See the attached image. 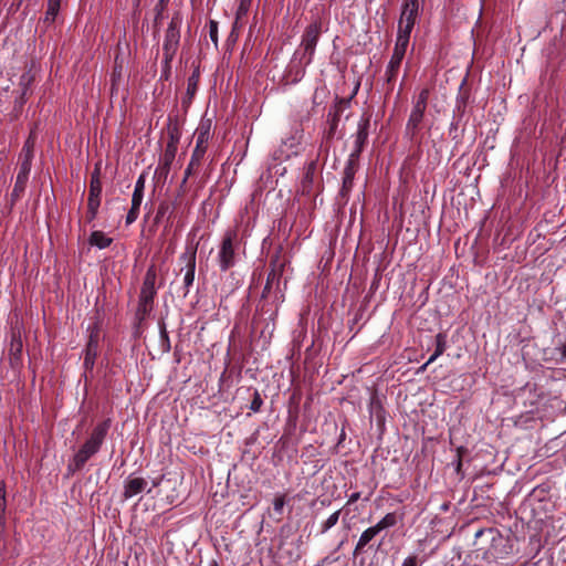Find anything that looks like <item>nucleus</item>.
Wrapping results in <instances>:
<instances>
[{"label":"nucleus","instance_id":"32","mask_svg":"<svg viewBox=\"0 0 566 566\" xmlns=\"http://www.w3.org/2000/svg\"><path fill=\"white\" fill-rule=\"evenodd\" d=\"M252 0H240V3L238 6L237 12H235V20L239 21L243 17H245L250 10Z\"/></svg>","mask_w":566,"mask_h":566},{"label":"nucleus","instance_id":"18","mask_svg":"<svg viewBox=\"0 0 566 566\" xmlns=\"http://www.w3.org/2000/svg\"><path fill=\"white\" fill-rule=\"evenodd\" d=\"M101 195H102V184L97 176L93 175L90 185V192L87 205H94L99 207L101 205Z\"/></svg>","mask_w":566,"mask_h":566},{"label":"nucleus","instance_id":"13","mask_svg":"<svg viewBox=\"0 0 566 566\" xmlns=\"http://www.w3.org/2000/svg\"><path fill=\"white\" fill-rule=\"evenodd\" d=\"M426 109L427 108L421 106H412L411 113L406 125V133L410 135V137H415L416 134L419 132Z\"/></svg>","mask_w":566,"mask_h":566},{"label":"nucleus","instance_id":"42","mask_svg":"<svg viewBox=\"0 0 566 566\" xmlns=\"http://www.w3.org/2000/svg\"><path fill=\"white\" fill-rule=\"evenodd\" d=\"M98 208L94 205H87V211H86V221L91 223L97 216Z\"/></svg>","mask_w":566,"mask_h":566},{"label":"nucleus","instance_id":"25","mask_svg":"<svg viewBox=\"0 0 566 566\" xmlns=\"http://www.w3.org/2000/svg\"><path fill=\"white\" fill-rule=\"evenodd\" d=\"M447 348V335L443 333H438L436 335V349L433 354L429 357L428 363H433L438 357H440Z\"/></svg>","mask_w":566,"mask_h":566},{"label":"nucleus","instance_id":"17","mask_svg":"<svg viewBox=\"0 0 566 566\" xmlns=\"http://www.w3.org/2000/svg\"><path fill=\"white\" fill-rule=\"evenodd\" d=\"M378 531L375 526H370L366 528L359 536L356 546L354 548V555H359L365 553L366 547L374 541V538L378 535Z\"/></svg>","mask_w":566,"mask_h":566},{"label":"nucleus","instance_id":"22","mask_svg":"<svg viewBox=\"0 0 566 566\" xmlns=\"http://www.w3.org/2000/svg\"><path fill=\"white\" fill-rule=\"evenodd\" d=\"M418 12H419V4L403 3L399 21L415 24L416 19L418 17Z\"/></svg>","mask_w":566,"mask_h":566},{"label":"nucleus","instance_id":"35","mask_svg":"<svg viewBox=\"0 0 566 566\" xmlns=\"http://www.w3.org/2000/svg\"><path fill=\"white\" fill-rule=\"evenodd\" d=\"M413 27H415L413 23L399 21L397 35H401V36L403 35V36L410 39V34H411Z\"/></svg>","mask_w":566,"mask_h":566},{"label":"nucleus","instance_id":"47","mask_svg":"<svg viewBox=\"0 0 566 566\" xmlns=\"http://www.w3.org/2000/svg\"><path fill=\"white\" fill-rule=\"evenodd\" d=\"M359 497H360L359 492L352 493L348 499V504H353V503L357 502L359 500Z\"/></svg>","mask_w":566,"mask_h":566},{"label":"nucleus","instance_id":"39","mask_svg":"<svg viewBox=\"0 0 566 566\" xmlns=\"http://www.w3.org/2000/svg\"><path fill=\"white\" fill-rule=\"evenodd\" d=\"M262 405H263V400L261 398V395L259 394L258 390H255L253 394V399L250 403V409L254 412H258V411H260Z\"/></svg>","mask_w":566,"mask_h":566},{"label":"nucleus","instance_id":"19","mask_svg":"<svg viewBox=\"0 0 566 566\" xmlns=\"http://www.w3.org/2000/svg\"><path fill=\"white\" fill-rule=\"evenodd\" d=\"M206 151L201 150L199 148L193 149L190 161L185 170V177L182 179V185H185L188 180V178L191 176L195 168L200 166L201 160L205 157Z\"/></svg>","mask_w":566,"mask_h":566},{"label":"nucleus","instance_id":"49","mask_svg":"<svg viewBox=\"0 0 566 566\" xmlns=\"http://www.w3.org/2000/svg\"><path fill=\"white\" fill-rule=\"evenodd\" d=\"M405 3H408V4H419V0H405Z\"/></svg>","mask_w":566,"mask_h":566},{"label":"nucleus","instance_id":"6","mask_svg":"<svg viewBox=\"0 0 566 566\" xmlns=\"http://www.w3.org/2000/svg\"><path fill=\"white\" fill-rule=\"evenodd\" d=\"M143 492H151L148 480L136 474H129L124 481L123 497L129 500Z\"/></svg>","mask_w":566,"mask_h":566},{"label":"nucleus","instance_id":"41","mask_svg":"<svg viewBox=\"0 0 566 566\" xmlns=\"http://www.w3.org/2000/svg\"><path fill=\"white\" fill-rule=\"evenodd\" d=\"M401 566H421V562L419 560L417 555H409L407 556L402 563Z\"/></svg>","mask_w":566,"mask_h":566},{"label":"nucleus","instance_id":"7","mask_svg":"<svg viewBox=\"0 0 566 566\" xmlns=\"http://www.w3.org/2000/svg\"><path fill=\"white\" fill-rule=\"evenodd\" d=\"M32 167V160L19 158V171L17 175L15 184L11 193L13 200L20 199L25 190L30 171Z\"/></svg>","mask_w":566,"mask_h":566},{"label":"nucleus","instance_id":"51","mask_svg":"<svg viewBox=\"0 0 566 566\" xmlns=\"http://www.w3.org/2000/svg\"><path fill=\"white\" fill-rule=\"evenodd\" d=\"M208 566H219L216 560H211Z\"/></svg>","mask_w":566,"mask_h":566},{"label":"nucleus","instance_id":"43","mask_svg":"<svg viewBox=\"0 0 566 566\" xmlns=\"http://www.w3.org/2000/svg\"><path fill=\"white\" fill-rule=\"evenodd\" d=\"M197 90V75H192L188 80L187 94L192 96Z\"/></svg>","mask_w":566,"mask_h":566},{"label":"nucleus","instance_id":"44","mask_svg":"<svg viewBox=\"0 0 566 566\" xmlns=\"http://www.w3.org/2000/svg\"><path fill=\"white\" fill-rule=\"evenodd\" d=\"M168 0H159L155 7L156 10V21L161 17L163 11L165 10L167 6Z\"/></svg>","mask_w":566,"mask_h":566},{"label":"nucleus","instance_id":"33","mask_svg":"<svg viewBox=\"0 0 566 566\" xmlns=\"http://www.w3.org/2000/svg\"><path fill=\"white\" fill-rule=\"evenodd\" d=\"M7 507L6 502V490L2 484H0V527L4 525V512Z\"/></svg>","mask_w":566,"mask_h":566},{"label":"nucleus","instance_id":"31","mask_svg":"<svg viewBox=\"0 0 566 566\" xmlns=\"http://www.w3.org/2000/svg\"><path fill=\"white\" fill-rule=\"evenodd\" d=\"M340 511H336L331 514L322 524L321 532L324 534L328 532L332 527H334L339 521Z\"/></svg>","mask_w":566,"mask_h":566},{"label":"nucleus","instance_id":"12","mask_svg":"<svg viewBox=\"0 0 566 566\" xmlns=\"http://www.w3.org/2000/svg\"><path fill=\"white\" fill-rule=\"evenodd\" d=\"M98 331H92L85 347L84 367L86 369H92L95 364L98 352Z\"/></svg>","mask_w":566,"mask_h":566},{"label":"nucleus","instance_id":"11","mask_svg":"<svg viewBox=\"0 0 566 566\" xmlns=\"http://www.w3.org/2000/svg\"><path fill=\"white\" fill-rule=\"evenodd\" d=\"M212 133V119L202 117L195 132L196 136V148L207 151L208 142Z\"/></svg>","mask_w":566,"mask_h":566},{"label":"nucleus","instance_id":"21","mask_svg":"<svg viewBox=\"0 0 566 566\" xmlns=\"http://www.w3.org/2000/svg\"><path fill=\"white\" fill-rule=\"evenodd\" d=\"M113 239L107 237L103 231H93L90 235L88 243L98 249H105L109 247Z\"/></svg>","mask_w":566,"mask_h":566},{"label":"nucleus","instance_id":"2","mask_svg":"<svg viewBox=\"0 0 566 566\" xmlns=\"http://www.w3.org/2000/svg\"><path fill=\"white\" fill-rule=\"evenodd\" d=\"M157 273L154 266H150L145 274L143 286L139 294L136 318L143 322L154 308V298L156 296Z\"/></svg>","mask_w":566,"mask_h":566},{"label":"nucleus","instance_id":"20","mask_svg":"<svg viewBox=\"0 0 566 566\" xmlns=\"http://www.w3.org/2000/svg\"><path fill=\"white\" fill-rule=\"evenodd\" d=\"M275 266L276 265L274 264L273 269L268 274L266 283H265V286H264L263 293H262L263 297H265L268 294L271 293L273 284L279 285V283H280V277L282 275V268H283V265L281 264L279 266V269H276Z\"/></svg>","mask_w":566,"mask_h":566},{"label":"nucleus","instance_id":"29","mask_svg":"<svg viewBox=\"0 0 566 566\" xmlns=\"http://www.w3.org/2000/svg\"><path fill=\"white\" fill-rule=\"evenodd\" d=\"M409 40H410L409 38H406L403 35L402 36L397 35L392 54L405 57V54H406V51H407V48L409 44Z\"/></svg>","mask_w":566,"mask_h":566},{"label":"nucleus","instance_id":"23","mask_svg":"<svg viewBox=\"0 0 566 566\" xmlns=\"http://www.w3.org/2000/svg\"><path fill=\"white\" fill-rule=\"evenodd\" d=\"M402 516L398 517L395 512L387 513L381 520H379L374 526L380 533L381 531L386 528H390L397 525L399 520H401Z\"/></svg>","mask_w":566,"mask_h":566},{"label":"nucleus","instance_id":"5","mask_svg":"<svg viewBox=\"0 0 566 566\" xmlns=\"http://www.w3.org/2000/svg\"><path fill=\"white\" fill-rule=\"evenodd\" d=\"M181 17L177 13L171 18L166 30L163 44L164 61L168 65L175 57L180 42Z\"/></svg>","mask_w":566,"mask_h":566},{"label":"nucleus","instance_id":"53","mask_svg":"<svg viewBox=\"0 0 566 566\" xmlns=\"http://www.w3.org/2000/svg\"><path fill=\"white\" fill-rule=\"evenodd\" d=\"M190 1H191V3L193 4L197 0H190Z\"/></svg>","mask_w":566,"mask_h":566},{"label":"nucleus","instance_id":"28","mask_svg":"<svg viewBox=\"0 0 566 566\" xmlns=\"http://www.w3.org/2000/svg\"><path fill=\"white\" fill-rule=\"evenodd\" d=\"M177 154V146H174V143H167L166 149L163 156L164 167L168 170L170 165L172 164Z\"/></svg>","mask_w":566,"mask_h":566},{"label":"nucleus","instance_id":"4","mask_svg":"<svg viewBox=\"0 0 566 566\" xmlns=\"http://www.w3.org/2000/svg\"><path fill=\"white\" fill-rule=\"evenodd\" d=\"M322 32V23L318 20L310 23L302 35L300 49L303 50L301 61L304 60V64L308 65L312 63L317 42Z\"/></svg>","mask_w":566,"mask_h":566},{"label":"nucleus","instance_id":"3","mask_svg":"<svg viewBox=\"0 0 566 566\" xmlns=\"http://www.w3.org/2000/svg\"><path fill=\"white\" fill-rule=\"evenodd\" d=\"M238 233L234 230L224 232L222 240L218 247L217 263L221 272H227L237 263Z\"/></svg>","mask_w":566,"mask_h":566},{"label":"nucleus","instance_id":"37","mask_svg":"<svg viewBox=\"0 0 566 566\" xmlns=\"http://www.w3.org/2000/svg\"><path fill=\"white\" fill-rule=\"evenodd\" d=\"M360 154L352 151L346 161L345 168H352L353 171H357L358 168V159Z\"/></svg>","mask_w":566,"mask_h":566},{"label":"nucleus","instance_id":"9","mask_svg":"<svg viewBox=\"0 0 566 566\" xmlns=\"http://www.w3.org/2000/svg\"><path fill=\"white\" fill-rule=\"evenodd\" d=\"M22 350H23V343H22L20 331L12 329L8 352H9L10 366L14 369L19 368L22 365Z\"/></svg>","mask_w":566,"mask_h":566},{"label":"nucleus","instance_id":"30","mask_svg":"<svg viewBox=\"0 0 566 566\" xmlns=\"http://www.w3.org/2000/svg\"><path fill=\"white\" fill-rule=\"evenodd\" d=\"M32 82V76L29 74V73H23L21 76H20V82H19V85L21 86V96H20V99L17 101V103H19V106L21 107L22 104L24 103V99H23V96L27 94L28 92V88L30 86Z\"/></svg>","mask_w":566,"mask_h":566},{"label":"nucleus","instance_id":"14","mask_svg":"<svg viewBox=\"0 0 566 566\" xmlns=\"http://www.w3.org/2000/svg\"><path fill=\"white\" fill-rule=\"evenodd\" d=\"M300 50L295 51L293 59L287 69V77L292 83H297L305 74V69L307 65L304 64V60L301 61V56L298 57Z\"/></svg>","mask_w":566,"mask_h":566},{"label":"nucleus","instance_id":"38","mask_svg":"<svg viewBox=\"0 0 566 566\" xmlns=\"http://www.w3.org/2000/svg\"><path fill=\"white\" fill-rule=\"evenodd\" d=\"M428 98H429V90L428 88H423V90L420 91V93H419L416 102L413 103V105L427 108Z\"/></svg>","mask_w":566,"mask_h":566},{"label":"nucleus","instance_id":"52","mask_svg":"<svg viewBox=\"0 0 566 566\" xmlns=\"http://www.w3.org/2000/svg\"><path fill=\"white\" fill-rule=\"evenodd\" d=\"M314 167H315V163L313 161V163H311V165H310V169H314Z\"/></svg>","mask_w":566,"mask_h":566},{"label":"nucleus","instance_id":"48","mask_svg":"<svg viewBox=\"0 0 566 566\" xmlns=\"http://www.w3.org/2000/svg\"><path fill=\"white\" fill-rule=\"evenodd\" d=\"M160 482H161V479H154V480H151V486L150 488L153 489V488L158 486L160 484Z\"/></svg>","mask_w":566,"mask_h":566},{"label":"nucleus","instance_id":"26","mask_svg":"<svg viewBox=\"0 0 566 566\" xmlns=\"http://www.w3.org/2000/svg\"><path fill=\"white\" fill-rule=\"evenodd\" d=\"M62 0H48V9L44 21L53 23L61 8Z\"/></svg>","mask_w":566,"mask_h":566},{"label":"nucleus","instance_id":"15","mask_svg":"<svg viewBox=\"0 0 566 566\" xmlns=\"http://www.w3.org/2000/svg\"><path fill=\"white\" fill-rule=\"evenodd\" d=\"M368 127H369V119L368 118H361L358 122L357 132L355 135L354 140V148L352 151L360 154L363 151V148L367 142L368 137Z\"/></svg>","mask_w":566,"mask_h":566},{"label":"nucleus","instance_id":"40","mask_svg":"<svg viewBox=\"0 0 566 566\" xmlns=\"http://www.w3.org/2000/svg\"><path fill=\"white\" fill-rule=\"evenodd\" d=\"M209 36L210 40L217 45L218 44V22L210 20L209 22Z\"/></svg>","mask_w":566,"mask_h":566},{"label":"nucleus","instance_id":"45","mask_svg":"<svg viewBox=\"0 0 566 566\" xmlns=\"http://www.w3.org/2000/svg\"><path fill=\"white\" fill-rule=\"evenodd\" d=\"M167 143H174V146H178L179 143V132L177 128L169 129V139Z\"/></svg>","mask_w":566,"mask_h":566},{"label":"nucleus","instance_id":"10","mask_svg":"<svg viewBox=\"0 0 566 566\" xmlns=\"http://www.w3.org/2000/svg\"><path fill=\"white\" fill-rule=\"evenodd\" d=\"M180 260L185 262V268L181 271H185L184 274V285L186 287V292H189L190 286L195 281V272H196V250H188L181 254Z\"/></svg>","mask_w":566,"mask_h":566},{"label":"nucleus","instance_id":"24","mask_svg":"<svg viewBox=\"0 0 566 566\" xmlns=\"http://www.w3.org/2000/svg\"><path fill=\"white\" fill-rule=\"evenodd\" d=\"M34 146H35V136L33 132L30 133L29 137L24 142L22 150L19 155V158L33 160L34 158Z\"/></svg>","mask_w":566,"mask_h":566},{"label":"nucleus","instance_id":"8","mask_svg":"<svg viewBox=\"0 0 566 566\" xmlns=\"http://www.w3.org/2000/svg\"><path fill=\"white\" fill-rule=\"evenodd\" d=\"M144 190H145V176L140 175L136 180L133 197H132V207L126 216V223L132 224L136 221L139 214L140 205L144 199Z\"/></svg>","mask_w":566,"mask_h":566},{"label":"nucleus","instance_id":"46","mask_svg":"<svg viewBox=\"0 0 566 566\" xmlns=\"http://www.w3.org/2000/svg\"><path fill=\"white\" fill-rule=\"evenodd\" d=\"M167 209H168V207L166 205H160L159 208H158V211H157L155 220L158 221L159 218L165 214Z\"/></svg>","mask_w":566,"mask_h":566},{"label":"nucleus","instance_id":"50","mask_svg":"<svg viewBox=\"0 0 566 566\" xmlns=\"http://www.w3.org/2000/svg\"><path fill=\"white\" fill-rule=\"evenodd\" d=\"M431 363H424L421 367H420V371H424L427 369V367L430 365Z\"/></svg>","mask_w":566,"mask_h":566},{"label":"nucleus","instance_id":"1","mask_svg":"<svg viewBox=\"0 0 566 566\" xmlns=\"http://www.w3.org/2000/svg\"><path fill=\"white\" fill-rule=\"evenodd\" d=\"M109 428L111 419H105L93 428L90 437L69 463L70 471L75 472L82 470L85 463L101 450Z\"/></svg>","mask_w":566,"mask_h":566},{"label":"nucleus","instance_id":"16","mask_svg":"<svg viewBox=\"0 0 566 566\" xmlns=\"http://www.w3.org/2000/svg\"><path fill=\"white\" fill-rule=\"evenodd\" d=\"M402 60V56L392 54L386 67L385 80L390 90H392L394 83L398 76Z\"/></svg>","mask_w":566,"mask_h":566},{"label":"nucleus","instance_id":"36","mask_svg":"<svg viewBox=\"0 0 566 566\" xmlns=\"http://www.w3.org/2000/svg\"><path fill=\"white\" fill-rule=\"evenodd\" d=\"M284 505H285V495L284 494L276 495L273 500V510L276 515L281 516L283 514Z\"/></svg>","mask_w":566,"mask_h":566},{"label":"nucleus","instance_id":"34","mask_svg":"<svg viewBox=\"0 0 566 566\" xmlns=\"http://www.w3.org/2000/svg\"><path fill=\"white\" fill-rule=\"evenodd\" d=\"M160 340H161L163 350L169 352L170 350V339H169L168 333L166 331L165 323L160 324Z\"/></svg>","mask_w":566,"mask_h":566},{"label":"nucleus","instance_id":"27","mask_svg":"<svg viewBox=\"0 0 566 566\" xmlns=\"http://www.w3.org/2000/svg\"><path fill=\"white\" fill-rule=\"evenodd\" d=\"M355 171L352 168H344L343 185L340 193L346 196L353 188Z\"/></svg>","mask_w":566,"mask_h":566}]
</instances>
